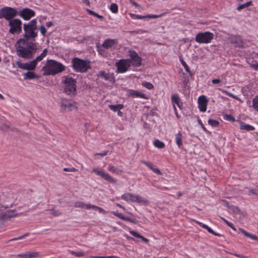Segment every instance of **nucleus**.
<instances>
[{
  "label": "nucleus",
  "mask_w": 258,
  "mask_h": 258,
  "mask_svg": "<svg viewBox=\"0 0 258 258\" xmlns=\"http://www.w3.org/2000/svg\"><path fill=\"white\" fill-rule=\"evenodd\" d=\"M130 233L133 236H134L137 238H141L142 240V241L145 243H148L149 242V240L147 238L144 237V236H143L142 235H141V234H140L136 231H130Z\"/></svg>",
  "instance_id": "c756f323"
},
{
  "label": "nucleus",
  "mask_w": 258,
  "mask_h": 258,
  "mask_svg": "<svg viewBox=\"0 0 258 258\" xmlns=\"http://www.w3.org/2000/svg\"><path fill=\"white\" fill-rule=\"evenodd\" d=\"M92 206L93 205H91L90 204H85L84 208H85L87 209H90L91 208H92Z\"/></svg>",
  "instance_id": "774afa93"
},
{
  "label": "nucleus",
  "mask_w": 258,
  "mask_h": 258,
  "mask_svg": "<svg viewBox=\"0 0 258 258\" xmlns=\"http://www.w3.org/2000/svg\"><path fill=\"white\" fill-rule=\"evenodd\" d=\"M240 128L242 130H245L246 131H251L254 130V127L249 124H247L242 121L240 122Z\"/></svg>",
  "instance_id": "cd10ccee"
},
{
  "label": "nucleus",
  "mask_w": 258,
  "mask_h": 258,
  "mask_svg": "<svg viewBox=\"0 0 258 258\" xmlns=\"http://www.w3.org/2000/svg\"><path fill=\"white\" fill-rule=\"evenodd\" d=\"M110 11L113 13H116L118 12V6L115 3H112L110 6Z\"/></svg>",
  "instance_id": "58836bf2"
},
{
  "label": "nucleus",
  "mask_w": 258,
  "mask_h": 258,
  "mask_svg": "<svg viewBox=\"0 0 258 258\" xmlns=\"http://www.w3.org/2000/svg\"><path fill=\"white\" fill-rule=\"evenodd\" d=\"M64 79L62 80V83L64 85V92L67 95L71 96H75L77 94V81L72 77L64 76Z\"/></svg>",
  "instance_id": "7ed1b4c3"
},
{
  "label": "nucleus",
  "mask_w": 258,
  "mask_h": 258,
  "mask_svg": "<svg viewBox=\"0 0 258 258\" xmlns=\"http://www.w3.org/2000/svg\"><path fill=\"white\" fill-rule=\"evenodd\" d=\"M38 255V253L35 251H27L25 253H20L18 255L20 258H34Z\"/></svg>",
  "instance_id": "b1692460"
},
{
  "label": "nucleus",
  "mask_w": 258,
  "mask_h": 258,
  "mask_svg": "<svg viewBox=\"0 0 258 258\" xmlns=\"http://www.w3.org/2000/svg\"><path fill=\"white\" fill-rule=\"evenodd\" d=\"M208 123L212 127H217L219 125V122L217 120H214L213 119H209L208 120Z\"/></svg>",
  "instance_id": "c9c22d12"
},
{
  "label": "nucleus",
  "mask_w": 258,
  "mask_h": 258,
  "mask_svg": "<svg viewBox=\"0 0 258 258\" xmlns=\"http://www.w3.org/2000/svg\"><path fill=\"white\" fill-rule=\"evenodd\" d=\"M181 63L182 65L183 66V67H184L186 72L188 73L190 75H191V73L190 71V69H189L188 66L186 63V62L183 59H182V60H181Z\"/></svg>",
  "instance_id": "a19ab883"
},
{
  "label": "nucleus",
  "mask_w": 258,
  "mask_h": 258,
  "mask_svg": "<svg viewBox=\"0 0 258 258\" xmlns=\"http://www.w3.org/2000/svg\"><path fill=\"white\" fill-rule=\"evenodd\" d=\"M70 253H72V254L75 255L76 256H78V257L82 256L84 255V253L82 251L76 252V251H71Z\"/></svg>",
  "instance_id": "de8ad7c7"
},
{
  "label": "nucleus",
  "mask_w": 258,
  "mask_h": 258,
  "mask_svg": "<svg viewBox=\"0 0 258 258\" xmlns=\"http://www.w3.org/2000/svg\"><path fill=\"white\" fill-rule=\"evenodd\" d=\"M130 16L133 19H143L144 18H149V19L157 18L161 17V16H162V15H148L147 16H141V15H135L134 14H130Z\"/></svg>",
  "instance_id": "5701e85b"
},
{
  "label": "nucleus",
  "mask_w": 258,
  "mask_h": 258,
  "mask_svg": "<svg viewBox=\"0 0 258 258\" xmlns=\"http://www.w3.org/2000/svg\"><path fill=\"white\" fill-rule=\"evenodd\" d=\"M93 171L110 183H115L116 182V179L112 177L108 173H106L103 170H98L96 168H93Z\"/></svg>",
  "instance_id": "ddd939ff"
},
{
  "label": "nucleus",
  "mask_w": 258,
  "mask_h": 258,
  "mask_svg": "<svg viewBox=\"0 0 258 258\" xmlns=\"http://www.w3.org/2000/svg\"><path fill=\"white\" fill-rule=\"evenodd\" d=\"M222 219L229 227L231 228L234 231H236V228L234 226L233 224L232 223L228 222L224 218H222Z\"/></svg>",
  "instance_id": "a18cd8bd"
},
{
  "label": "nucleus",
  "mask_w": 258,
  "mask_h": 258,
  "mask_svg": "<svg viewBox=\"0 0 258 258\" xmlns=\"http://www.w3.org/2000/svg\"><path fill=\"white\" fill-rule=\"evenodd\" d=\"M117 44V40L116 39H108L104 41L102 44V46L105 48L108 49Z\"/></svg>",
  "instance_id": "4be33fe9"
},
{
  "label": "nucleus",
  "mask_w": 258,
  "mask_h": 258,
  "mask_svg": "<svg viewBox=\"0 0 258 258\" xmlns=\"http://www.w3.org/2000/svg\"><path fill=\"white\" fill-rule=\"evenodd\" d=\"M171 101L173 104H176L180 109L182 108V103L177 94H173L172 96Z\"/></svg>",
  "instance_id": "393cba45"
},
{
  "label": "nucleus",
  "mask_w": 258,
  "mask_h": 258,
  "mask_svg": "<svg viewBox=\"0 0 258 258\" xmlns=\"http://www.w3.org/2000/svg\"><path fill=\"white\" fill-rule=\"evenodd\" d=\"M113 214H114V215L116 216V217H117L118 218H119V219H120L122 220L126 221H129L134 224H137L138 223V221L136 219H132L128 217H125V216H123V214H122L120 213H119L117 211L113 212Z\"/></svg>",
  "instance_id": "6ab92c4d"
},
{
  "label": "nucleus",
  "mask_w": 258,
  "mask_h": 258,
  "mask_svg": "<svg viewBox=\"0 0 258 258\" xmlns=\"http://www.w3.org/2000/svg\"><path fill=\"white\" fill-rule=\"evenodd\" d=\"M250 192L256 196H258V186L254 189H250Z\"/></svg>",
  "instance_id": "13d9d810"
},
{
  "label": "nucleus",
  "mask_w": 258,
  "mask_h": 258,
  "mask_svg": "<svg viewBox=\"0 0 258 258\" xmlns=\"http://www.w3.org/2000/svg\"><path fill=\"white\" fill-rule=\"evenodd\" d=\"M18 214L15 210H8L0 214V220L6 221L11 218L17 216Z\"/></svg>",
  "instance_id": "dca6fc26"
},
{
  "label": "nucleus",
  "mask_w": 258,
  "mask_h": 258,
  "mask_svg": "<svg viewBox=\"0 0 258 258\" xmlns=\"http://www.w3.org/2000/svg\"><path fill=\"white\" fill-rule=\"evenodd\" d=\"M108 170L111 173H116L117 174H120L123 172L122 170L118 169V168L112 165H109L108 166Z\"/></svg>",
  "instance_id": "2f4dec72"
},
{
  "label": "nucleus",
  "mask_w": 258,
  "mask_h": 258,
  "mask_svg": "<svg viewBox=\"0 0 258 258\" xmlns=\"http://www.w3.org/2000/svg\"><path fill=\"white\" fill-rule=\"evenodd\" d=\"M121 198L126 201L135 202L145 206H147L149 204V202L147 199L132 193L124 194L121 196Z\"/></svg>",
  "instance_id": "39448f33"
},
{
  "label": "nucleus",
  "mask_w": 258,
  "mask_h": 258,
  "mask_svg": "<svg viewBox=\"0 0 258 258\" xmlns=\"http://www.w3.org/2000/svg\"><path fill=\"white\" fill-rule=\"evenodd\" d=\"M128 56L132 60V66L134 67H139L142 64V58L139 56L137 52L133 50L128 51Z\"/></svg>",
  "instance_id": "9b49d317"
},
{
  "label": "nucleus",
  "mask_w": 258,
  "mask_h": 258,
  "mask_svg": "<svg viewBox=\"0 0 258 258\" xmlns=\"http://www.w3.org/2000/svg\"><path fill=\"white\" fill-rule=\"evenodd\" d=\"M40 31L42 35H45L46 32V29L44 26L41 25L40 28Z\"/></svg>",
  "instance_id": "6e6d98bb"
},
{
  "label": "nucleus",
  "mask_w": 258,
  "mask_h": 258,
  "mask_svg": "<svg viewBox=\"0 0 258 258\" xmlns=\"http://www.w3.org/2000/svg\"><path fill=\"white\" fill-rule=\"evenodd\" d=\"M252 106L253 108L258 111V96H257L252 101Z\"/></svg>",
  "instance_id": "ea45409f"
},
{
  "label": "nucleus",
  "mask_w": 258,
  "mask_h": 258,
  "mask_svg": "<svg viewBox=\"0 0 258 258\" xmlns=\"http://www.w3.org/2000/svg\"><path fill=\"white\" fill-rule=\"evenodd\" d=\"M43 70L44 71V75H48V60L46 61L45 65L43 67Z\"/></svg>",
  "instance_id": "c03bdc74"
},
{
  "label": "nucleus",
  "mask_w": 258,
  "mask_h": 258,
  "mask_svg": "<svg viewBox=\"0 0 258 258\" xmlns=\"http://www.w3.org/2000/svg\"><path fill=\"white\" fill-rule=\"evenodd\" d=\"M143 163L145 165L148 166L151 170H152L154 173L157 174L158 175H161L162 172L160 171V170L156 168L155 166H154L152 163L147 162L145 161H142Z\"/></svg>",
  "instance_id": "a878e982"
},
{
  "label": "nucleus",
  "mask_w": 258,
  "mask_h": 258,
  "mask_svg": "<svg viewBox=\"0 0 258 258\" xmlns=\"http://www.w3.org/2000/svg\"><path fill=\"white\" fill-rule=\"evenodd\" d=\"M66 67L60 62L49 59V75H55L62 72Z\"/></svg>",
  "instance_id": "6e6552de"
},
{
  "label": "nucleus",
  "mask_w": 258,
  "mask_h": 258,
  "mask_svg": "<svg viewBox=\"0 0 258 258\" xmlns=\"http://www.w3.org/2000/svg\"><path fill=\"white\" fill-rule=\"evenodd\" d=\"M197 223L200 226H201L203 228L207 230V231L210 233L214 235L217 236H221V235L219 233H216L214 232L210 227H208L207 225L204 224L200 222L197 221Z\"/></svg>",
  "instance_id": "bb28decb"
},
{
  "label": "nucleus",
  "mask_w": 258,
  "mask_h": 258,
  "mask_svg": "<svg viewBox=\"0 0 258 258\" xmlns=\"http://www.w3.org/2000/svg\"><path fill=\"white\" fill-rule=\"evenodd\" d=\"M35 15L34 11L29 8H24L20 11L19 15L25 20H29Z\"/></svg>",
  "instance_id": "4468645a"
},
{
  "label": "nucleus",
  "mask_w": 258,
  "mask_h": 258,
  "mask_svg": "<svg viewBox=\"0 0 258 258\" xmlns=\"http://www.w3.org/2000/svg\"><path fill=\"white\" fill-rule=\"evenodd\" d=\"M31 71H29V72H27L25 74H24V79L25 80L26 79H33L36 77L35 74L33 72H30Z\"/></svg>",
  "instance_id": "473e14b6"
},
{
  "label": "nucleus",
  "mask_w": 258,
  "mask_h": 258,
  "mask_svg": "<svg viewBox=\"0 0 258 258\" xmlns=\"http://www.w3.org/2000/svg\"><path fill=\"white\" fill-rule=\"evenodd\" d=\"M2 18L9 22L17 16V11L15 8L5 7L2 8Z\"/></svg>",
  "instance_id": "1a4fd4ad"
},
{
  "label": "nucleus",
  "mask_w": 258,
  "mask_h": 258,
  "mask_svg": "<svg viewBox=\"0 0 258 258\" xmlns=\"http://www.w3.org/2000/svg\"><path fill=\"white\" fill-rule=\"evenodd\" d=\"M107 152H108L107 151H104V152H103L102 153H97V155H100L101 156H105V155H107Z\"/></svg>",
  "instance_id": "338daca9"
},
{
  "label": "nucleus",
  "mask_w": 258,
  "mask_h": 258,
  "mask_svg": "<svg viewBox=\"0 0 258 258\" xmlns=\"http://www.w3.org/2000/svg\"><path fill=\"white\" fill-rule=\"evenodd\" d=\"M72 68L76 72L85 73L91 68L90 61L79 57H74L72 60Z\"/></svg>",
  "instance_id": "20e7f679"
},
{
  "label": "nucleus",
  "mask_w": 258,
  "mask_h": 258,
  "mask_svg": "<svg viewBox=\"0 0 258 258\" xmlns=\"http://www.w3.org/2000/svg\"><path fill=\"white\" fill-rule=\"evenodd\" d=\"M208 100L204 95L200 96L198 98V107L200 111L205 112L207 110Z\"/></svg>",
  "instance_id": "2eb2a0df"
},
{
  "label": "nucleus",
  "mask_w": 258,
  "mask_h": 258,
  "mask_svg": "<svg viewBox=\"0 0 258 258\" xmlns=\"http://www.w3.org/2000/svg\"><path fill=\"white\" fill-rule=\"evenodd\" d=\"M239 231L240 232H241V233H242L246 237H250L251 234L247 232V231H246L245 230L242 229V228H239Z\"/></svg>",
  "instance_id": "8fccbe9b"
},
{
  "label": "nucleus",
  "mask_w": 258,
  "mask_h": 258,
  "mask_svg": "<svg viewBox=\"0 0 258 258\" xmlns=\"http://www.w3.org/2000/svg\"><path fill=\"white\" fill-rule=\"evenodd\" d=\"M123 62H124L127 67L129 68L132 66V60H131V57L127 59H121Z\"/></svg>",
  "instance_id": "49530a36"
},
{
  "label": "nucleus",
  "mask_w": 258,
  "mask_h": 258,
  "mask_svg": "<svg viewBox=\"0 0 258 258\" xmlns=\"http://www.w3.org/2000/svg\"><path fill=\"white\" fill-rule=\"evenodd\" d=\"M108 107L110 110L114 112H116L118 110L122 109L124 107V106L122 104H118L116 105H109Z\"/></svg>",
  "instance_id": "7c9ffc66"
},
{
  "label": "nucleus",
  "mask_w": 258,
  "mask_h": 258,
  "mask_svg": "<svg viewBox=\"0 0 258 258\" xmlns=\"http://www.w3.org/2000/svg\"><path fill=\"white\" fill-rule=\"evenodd\" d=\"M51 213L54 216H58L60 215V212H59V211H56L54 209L51 210Z\"/></svg>",
  "instance_id": "4d7b16f0"
},
{
  "label": "nucleus",
  "mask_w": 258,
  "mask_h": 258,
  "mask_svg": "<svg viewBox=\"0 0 258 258\" xmlns=\"http://www.w3.org/2000/svg\"><path fill=\"white\" fill-rule=\"evenodd\" d=\"M229 209L232 210L234 212H238L239 211V209L238 207H235L233 205L230 206Z\"/></svg>",
  "instance_id": "5fc2aeb1"
},
{
  "label": "nucleus",
  "mask_w": 258,
  "mask_h": 258,
  "mask_svg": "<svg viewBox=\"0 0 258 258\" xmlns=\"http://www.w3.org/2000/svg\"><path fill=\"white\" fill-rule=\"evenodd\" d=\"M10 29L9 32L12 34H19L22 32V22L19 19L15 18L9 22Z\"/></svg>",
  "instance_id": "423d86ee"
},
{
  "label": "nucleus",
  "mask_w": 258,
  "mask_h": 258,
  "mask_svg": "<svg viewBox=\"0 0 258 258\" xmlns=\"http://www.w3.org/2000/svg\"><path fill=\"white\" fill-rule=\"evenodd\" d=\"M130 2L131 4L135 6L136 7L140 8L141 6L136 2H134L133 0H130Z\"/></svg>",
  "instance_id": "680f3d73"
},
{
  "label": "nucleus",
  "mask_w": 258,
  "mask_h": 258,
  "mask_svg": "<svg viewBox=\"0 0 258 258\" xmlns=\"http://www.w3.org/2000/svg\"><path fill=\"white\" fill-rule=\"evenodd\" d=\"M98 77L103 78L106 81H108L111 83H114L115 79L113 74L107 73L104 71H101L98 74Z\"/></svg>",
  "instance_id": "f3484780"
},
{
  "label": "nucleus",
  "mask_w": 258,
  "mask_h": 258,
  "mask_svg": "<svg viewBox=\"0 0 258 258\" xmlns=\"http://www.w3.org/2000/svg\"><path fill=\"white\" fill-rule=\"evenodd\" d=\"M48 50L47 48H45L43 52L38 56H37L34 60L35 61L36 64L38 61L42 60L47 54Z\"/></svg>",
  "instance_id": "c85d7f7f"
},
{
  "label": "nucleus",
  "mask_w": 258,
  "mask_h": 258,
  "mask_svg": "<svg viewBox=\"0 0 258 258\" xmlns=\"http://www.w3.org/2000/svg\"><path fill=\"white\" fill-rule=\"evenodd\" d=\"M212 82L213 84H218L221 82V80L218 79H214L212 80Z\"/></svg>",
  "instance_id": "e2e57ef3"
},
{
  "label": "nucleus",
  "mask_w": 258,
  "mask_h": 258,
  "mask_svg": "<svg viewBox=\"0 0 258 258\" xmlns=\"http://www.w3.org/2000/svg\"><path fill=\"white\" fill-rule=\"evenodd\" d=\"M252 2L251 1H249V2H248L247 3H245L244 4H243L242 5H240L237 8V10L238 11H240L242 9H243L246 7H249V6L251 5Z\"/></svg>",
  "instance_id": "e433bc0d"
},
{
  "label": "nucleus",
  "mask_w": 258,
  "mask_h": 258,
  "mask_svg": "<svg viewBox=\"0 0 258 258\" xmlns=\"http://www.w3.org/2000/svg\"><path fill=\"white\" fill-rule=\"evenodd\" d=\"M115 66L117 68L116 72L117 73H124L129 69V67L121 59L115 63Z\"/></svg>",
  "instance_id": "a211bd4d"
},
{
  "label": "nucleus",
  "mask_w": 258,
  "mask_h": 258,
  "mask_svg": "<svg viewBox=\"0 0 258 258\" xmlns=\"http://www.w3.org/2000/svg\"><path fill=\"white\" fill-rule=\"evenodd\" d=\"M230 41L231 43L234 44L236 47H243L244 42L240 36H234L232 37Z\"/></svg>",
  "instance_id": "412c9836"
},
{
  "label": "nucleus",
  "mask_w": 258,
  "mask_h": 258,
  "mask_svg": "<svg viewBox=\"0 0 258 258\" xmlns=\"http://www.w3.org/2000/svg\"><path fill=\"white\" fill-rule=\"evenodd\" d=\"M142 85L143 86H144L145 87L148 89H152L154 88V86L153 85V84L150 82H143Z\"/></svg>",
  "instance_id": "79ce46f5"
},
{
  "label": "nucleus",
  "mask_w": 258,
  "mask_h": 258,
  "mask_svg": "<svg viewBox=\"0 0 258 258\" xmlns=\"http://www.w3.org/2000/svg\"><path fill=\"white\" fill-rule=\"evenodd\" d=\"M28 235H29V234L28 233H26V234H25L23 235H21V236H19L16 238H13V239H11L10 241H15V240H18L19 239H22Z\"/></svg>",
  "instance_id": "09e8293b"
},
{
  "label": "nucleus",
  "mask_w": 258,
  "mask_h": 258,
  "mask_svg": "<svg viewBox=\"0 0 258 258\" xmlns=\"http://www.w3.org/2000/svg\"><path fill=\"white\" fill-rule=\"evenodd\" d=\"M85 204L82 202H76L75 204V207L77 208H84Z\"/></svg>",
  "instance_id": "3c124183"
},
{
  "label": "nucleus",
  "mask_w": 258,
  "mask_h": 258,
  "mask_svg": "<svg viewBox=\"0 0 258 258\" xmlns=\"http://www.w3.org/2000/svg\"><path fill=\"white\" fill-rule=\"evenodd\" d=\"M213 38V33L206 31L198 33L196 36L195 40L199 43H209Z\"/></svg>",
  "instance_id": "0eeeda50"
},
{
  "label": "nucleus",
  "mask_w": 258,
  "mask_h": 258,
  "mask_svg": "<svg viewBox=\"0 0 258 258\" xmlns=\"http://www.w3.org/2000/svg\"><path fill=\"white\" fill-rule=\"evenodd\" d=\"M16 64L19 68L28 71L34 70L37 66L34 60L26 63H22L20 61H17Z\"/></svg>",
  "instance_id": "f8f14e48"
},
{
  "label": "nucleus",
  "mask_w": 258,
  "mask_h": 258,
  "mask_svg": "<svg viewBox=\"0 0 258 258\" xmlns=\"http://www.w3.org/2000/svg\"><path fill=\"white\" fill-rule=\"evenodd\" d=\"M221 202L222 203L223 205L227 207L228 209H229V207L230 206L229 205V203L228 201L226 200H222Z\"/></svg>",
  "instance_id": "bf43d9fd"
},
{
  "label": "nucleus",
  "mask_w": 258,
  "mask_h": 258,
  "mask_svg": "<svg viewBox=\"0 0 258 258\" xmlns=\"http://www.w3.org/2000/svg\"><path fill=\"white\" fill-rule=\"evenodd\" d=\"M128 95L133 97H139L144 99H147V97L145 94L141 93L137 90L129 89L127 91Z\"/></svg>",
  "instance_id": "aec40b11"
},
{
  "label": "nucleus",
  "mask_w": 258,
  "mask_h": 258,
  "mask_svg": "<svg viewBox=\"0 0 258 258\" xmlns=\"http://www.w3.org/2000/svg\"><path fill=\"white\" fill-rule=\"evenodd\" d=\"M224 118L226 120L233 122L235 121L234 117L231 114H225L224 116Z\"/></svg>",
  "instance_id": "37998d69"
},
{
  "label": "nucleus",
  "mask_w": 258,
  "mask_h": 258,
  "mask_svg": "<svg viewBox=\"0 0 258 258\" xmlns=\"http://www.w3.org/2000/svg\"><path fill=\"white\" fill-rule=\"evenodd\" d=\"M16 47L17 55L25 59L33 58L37 50L35 43L26 39H19L16 44Z\"/></svg>",
  "instance_id": "f257e3e1"
},
{
  "label": "nucleus",
  "mask_w": 258,
  "mask_h": 258,
  "mask_svg": "<svg viewBox=\"0 0 258 258\" xmlns=\"http://www.w3.org/2000/svg\"><path fill=\"white\" fill-rule=\"evenodd\" d=\"M92 209L98 211L100 213H104L105 211L100 207L97 206H92Z\"/></svg>",
  "instance_id": "864d4df0"
},
{
  "label": "nucleus",
  "mask_w": 258,
  "mask_h": 258,
  "mask_svg": "<svg viewBox=\"0 0 258 258\" xmlns=\"http://www.w3.org/2000/svg\"><path fill=\"white\" fill-rule=\"evenodd\" d=\"M154 145L156 147L159 149H163L165 147L164 143L158 140H156L154 141Z\"/></svg>",
  "instance_id": "f704fd0d"
},
{
  "label": "nucleus",
  "mask_w": 258,
  "mask_h": 258,
  "mask_svg": "<svg viewBox=\"0 0 258 258\" xmlns=\"http://www.w3.org/2000/svg\"><path fill=\"white\" fill-rule=\"evenodd\" d=\"M198 122L201 125V127H202V128L205 131V132H207L208 131L207 130L206 128L205 127V126H204V124L202 123V121L201 119H198Z\"/></svg>",
  "instance_id": "052dcab7"
},
{
  "label": "nucleus",
  "mask_w": 258,
  "mask_h": 258,
  "mask_svg": "<svg viewBox=\"0 0 258 258\" xmlns=\"http://www.w3.org/2000/svg\"><path fill=\"white\" fill-rule=\"evenodd\" d=\"M219 90L221 91L223 93H225V94H226L227 95L229 96V97L233 98V99H235L236 100H239V99L237 96H236L234 95V94H233L228 92L226 90H223V89H219Z\"/></svg>",
  "instance_id": "4c0bfd02"
},
{
  "label": "nucleus",
  "mask_w": 258,
  "mask_h": 258,
  "mask_svg": "<svg viewBox=\"0 0 258 258\" xmlns=\"http://www.w3.org/2000/svg\"><path fill=\"white\" fill-rule=\"evenodd\" d=\"M23 29L24 31V38L30 41H34L35 37L37 36V20L34 19L27 24L23 25Z\"/></svg>",
  "instance_id": "f03ea898"
},
{
  "label": "nucleus",
  "mask_w": 258,
  "mask_h": 258,
  "mask_svg": "<svg viewBox=\"0 0 258 258\" xmlns=\"http://www.w3.org/2000/svg\"><path fill=\"white\" fill-rule=\"evenodd\" d=\"M63 171H66V172H77L78 171V169L74 168V167H72V168H63Z\"/></svg>",
  "instance_id": "603ef678"
},
{
  "label": "nucleus",
  "mask_w": 258,
  "mask_h": 258,
  "mask_svg": "<svg viewBox=\"0 0 258 258\" xmlns=\"http://www.w3.org/2000/svg\"><path fill=\"white\" fill-rule=\"evenodd\" d=\"M175 140L176 144L179 147H180V146L182 145V135L180 132L176 135Z\"/></svg>",
  "instance_id": "72a5a7b5"
},
{
  "label": "nucleus",
  "mask_w": 258,
  "mask_h": 258,
  "mask_svg": "<svg viewBox=\"0 0 258 258\" xmlns=\"http://www.w3.org/2000/svg\"><path fill=\"white\" fill-rule=\"evenodd\" d=\"M94 16L101 19V20H103V17L101 15H100L99 14H98L97 13H95V14L94 15Z\"/></svg>",
  "instance_id": "69168bd1"
},
{
  "label": "nucleus",
  "mask_w": 258,
  "mask_h": 258,
  "mask_svg": "<svg viewBox=\"0 0 258 258\" xmlns=\"http://www.w3.org/2000/svg\"><path fill=\"white\" fill-rule=\"evenodd\" d=\"M60 109L62 112H68L77 110L76 102L72 100L62 99L61 101Z\"/></svg>",
  "instance_id": "9d476101"
},
{
  "label": "nucleus",
  "mask_w": 258,
  "mask_h": 258,
  "mask_svg": "<svg viewBox=\"0 0 258 258\" xmlns=\"http://www.w3.org/2000/svg\"><path fill=\"white\" fill-rule=\"evenodd\" d=\"M2 129L4 131H6L8 130V129L9 128V126H8V125H6V124H3L2 126Z\"/></svg>",
  "instance_id": "0e129e2a"
}]
</instances>
